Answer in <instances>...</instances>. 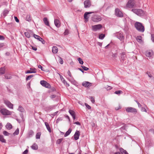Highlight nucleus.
<instances>
[{"mask_svg":"<svg viewBox=\"0 0 154 154\" xmlns=\"http://www.w3.org/2000/svg\"><path fill=\"white\" fill-rule=\"evenodd\" d=\"M84 4V7L86 8H89L91 5V2L89 0H87L85 1Z\"/></svg>","mask_w":154,"mask_h":154,"instance_id":"obj_12","label":"nucleus"},{"mask_svg":"<svg viewBox=\"0 0 154 154\" xmlns=\"http://www.w3.org/2000/svg\"><path fill=\"white\" fill-rule=\"evenodd\" d=\"M5 78L6 79H10L12 78L10 74H6L5 75Z\"/></svg>","mask_w":154,"mask_h":154,"instance_id":"obj_39","label":"nucleus"},{"mask_svg":"<svg viewBox=\"0 0 154 154\" xmlns=\"http://www.w3.org/2000/svg\"><path fill=\"white\" fill-rule=\"evenodd\" d=\"M4 46V44L2 43H0V48H2Z\"/></svg>","mask_w":154,"mask_h":154,"instance_id":"obj_64","label":"nucleus"},{"mask_svg":"<svg viewBox=\"0 0 154 154\" xmlns=\"http://www.w3.org/2000/svg\"><path fill=\"white\" fill-rule=\"evenodd\" d=\"M5 66L0 68V75H2L5 73Z\"/></svg>","mask_w":154,"mask_h":154,"instance_id":"obj_20","label":"nucleus"},{"mask_svg":"<svg viewBox=\"0 0 154 154\" xmlns=\"http://www.w3.org/2000/svg\"><path fill=\"white\" fill-rule=\"evenodd\" d=\"M78 60L79 61V63L81 64L82 65L83 64L84 62L82 59L81 58H79L78 59Z\"/></svg>","mask_w":154,"mask_h":154,"instance_id":"obj_45","label":"nucleus"},{"mask_svg":"<svg viewBox=\"0 0 154 154\" xmlns=\"http://www.w3.org/2000/svg\"><path fill=\"white\" fill-rule=\"evenodd\" d=\"M33 76V75H29L27 76L26 78V81H27L29 80L30 79H31L32 77Z\"/></svg>","mask_w":154,"mask_h":154,"instance_id":"obj_48","label":"nucleus"},{"mask_svg":"<svg viewBox=\"0 0 154 154\" xmlns=\"http://www.w3.org/2000/svg\"><path fill=\"white\" fill-rule=\"evenodd\" d=\"M91 100V102L94 103L95 102L94 98L93 97H90L89 98Z\"/></svg>","mask_w":154,"mask_h":154,"instance_id":"obj_50","label":"nucleus"},{"mask_svg":"<svg viewBox=\"0 0 154 154\" xmlns=\"http://www.w3.org/2000/svg\"><path fill=\"white\" fill-rule=\"evenodd\" d=\"M135 102L137 103L139 107H141L142 106L141 105L137 100H135Z\"/></svg>","mask_w":154,"mask_h":154,"instance_id":"obj_58","label":"nucleus"},{"mask_svg":"<svg viewBox=\"0 0 154 154\" xmlns=\"http://www.w3.org/2000/svg\"><path fill=\"white\" fill-rule=\"evenodd\" d=\"M9 12V11L8 10L5 9L3 12V15L5 17L7 15Z\"/></svg>","mask_w":154,"mask_h":154,"instance_id":"obj_35","label":"nucleus"},{"mask_svg":"<svg viewBox=\"0 0 154 154\" xmlns=\"http://www.w3.org/2000/svg\"><path fill=\"white\" fill-rule=\"evenodd\" d=\"M63 138L58 139L56 141V144H59L63 141Z\"/></svg>","mask_w":154,"mask_h":154,"instance_id":"obj_34","label":"nucleus"},{"mask_svg":"<svg viewBox=\"0 0 154 154\" xmlns=\"http://www.w3.org/2000/svg\"><path fill=\"white\" fill-rule=\"evenodd\" d=\"M69 81H70L72 84H75L76 83V81L72 77L71 78L68 79Z\"/></svg>","mask_w":154,"mask_h":154,"instance_id":"obj_33","label":"nucleus"},{"mask_svg":"<svg viewBox=\"0 0 154 154\" xmlns=\"http://www.w3.org/2000/svg\"><path fill=\"white\" fill-rule=\"evenodd\" d=\"M34 132L32 130H30L28 132L27 137L29 138L32 137L34 134Z\"/></svg>","mask_w":154,"mask_h":154,"instance_id":"obj_23","label":"nucleus"},{"mask_svg":"<svg viewBox=\"0 0 154 154\" xmlns=\"http://www.w3.org/2000/svg\"><path fill=\"white\" fill-rule=\"evenodd\" d=\"M14 18L16 21L17 23H19V19H18L17 17H14Z\"/></svg>","mask_w":154,"mask_h":154,"instance_id":"obj_57","label":"nucleus"},{"mask_svg":"<svg viewBox=\"0 0 154 154\" xmlns=\"http://www.w3.org/2000/svg\"><path fill=\"white\" fill-rule=\"evenodd\" d=\"M126 56L125 53L124 52H122L121 54L120 60L121 62H123L124 60L126 59Z\"/></svg>","mask_w":154,"mask_h":154,"instance_id":"obj_13","label":"nucleus"},{"mask_svg":"<svg viewBox=\"0 0 154 154\" xmlns=\"http://www.w3.org/2000/svg\"><path fill=\"white\" fill-rule=\"evenodd\" d=\"M40 84L42 86L48 88H50L51 85L46 81L44 80H42L40 82Z\"/></svg>","mask_w":154,"mask_h":154,"instance_id":"obj_6","label":"nucleus"},{"mask_svg":"<svg viewBox=\"0 0 154 154\" xmlns=\"http://www.w3.org/2000/svg\"><path fill=\"white\" fill-rule=\"evenodd\" d=\"M36 69H34L33 71L27 70L25 72L26 73H36Z\"/></svg>","mask_w":154,"mask_h":154,"instance_id":"obj_40","label":"nucleus"},{"mask_svg":"<svg viewBox=\"0 0 154 154\" xmlns=\"http://www.w3.org/2000/svg\"><path fill=\"white\" fill-rule=\"evenodd\" d=\"M33 36L35 38L37 39L39 41L40 40V39L42 40V38L39 35L34 34Z\"/></svg>","mask_w":154,"mask_h":154,"instance_id":"obj_38","label":"nucleus"},{"mask_svg":"<svg viewBox=\"0 0 154 154\" xmlns=\"http://www.w3.org/2000/svg\"><path fill=\"white\" fill-rule=\"evenodd\" d=\"M63 119L61 117L58 118L56 120V123H58L60 121H61Z\"/></svg>","mask_w":154,"mask_h":154,"instance_id":"obj_51","label":"nucleus"},{"mask_svg":"<svg viewBox=\"0 0 154 154\" xmlns=\"http://www.w3.org/2000/svg\"><path fill=\"white\" fill-rule=\"evenodd\" d=\"M91 20L94 22H97L101 21L102 18L100 16L96 14L92 16Z\"/></svg>","mask_w":154,"mask_h":154,"instance_id":"obj_4","label":"nucleus"},{"mask_svg":"<svg viewBox=\"0 0 154 154\" xmlns=\"http://www.w3.org/2000/svg\"><path fill=\"white\" fill-rule=\"evenodd\" d=\"M92 30L94 31L100 30L102 28V25L100 24L92 26Z\"/></svg>","mask_w":154,"mask_h":154,"instance_id":"obj_10","label":"nucleus"},{"mask_svg":"<svg viewBox=\"0 0 154 154\" xmlns=\"http://www.w3.org/2000/svg\"><path fill=\"white\" fill-rule=\"evenodd\" d=\"M126 6V8H129L136 7L135 1L133 0H129Z\"/></svg>","mask_w":154,"mask_h":154,"instance_id":"obj_3","label":"nucleus"},{"mask_svg":"<svg viewBox=\"0 0 154 154\" xmlns=\"http://www.w3.org/2000/svg\"><path fill=\"white\" fill-rule=\"evenodd\" d=\"M114 35L115 36L119 39L121 41H122L124 39V37L123 35V33L122 32H117L114 34Z\"/></svg>","mask_w":154,"mask_h":154,"instance_id":"obj_7","label":"nucleus"},{"mask_svg":"<svg viewBox=\"0 0 154 154\" xmlns=\"http://www.w3.org/2000/svg\"><path fill=\"white\" fill-rule=\"evenodd\" d=\"M67 74H68V75L70 77H72L70 71L69 70L67 72Z\"/></svg>","mask_w":154,"mask_h":154,"instance_id":"obj_60","label":"nucleus"},{"mask_svg":"<svg viewBox=\"0 0 154 154\" xmlns=\"http://www.w3.org/2000/svg\"><path fill=\"white\" fill-rule=\"evenodd\" d=\"M63 60L61 57H60L59 63L61 64L63 63Z\"/></svg>","mask_w":154,"mask_h":154,"instance_id":"obj_56","label":"nucleus"},{"mask_svg":"<svg viewBox=\"0 0 154 154\" xmlns=\"http://www.w3.org/2000/svg\"><path fill=\"white\" fill-rule=\"evenodd\" d=\"M141 110L143 112H146V109L143 107H142L141 108Z\"/></svg>","mask_w":154,"mask_h":154,"instance_id":"obj_59","label":"nucleus"},{"mask_svg":"<svg viewBox=\"0 0 154 154\" xmlns=\"http://www.w3.org/2000/svg\"><path fill=\"white\" fill-rule=\"evenodd\" d=\"M53 107L52 106H50L45 107V111H48L51 110L53 109Z\"/></svg>","mask_w":154,"mask_h":154,"instance_id":"obj_26","label":"nucleus"},{"mask_svg":"<svg viewBox=\"0 0 154 154\" xmlns=\"http://www.w3.org/2000/svg\"><path fill=\"white\" fill-rule=\"evenodd\" d=\"M146 73L148 75V76L149 78H152V75L151 74L150 72H149L147 71L146 72Z\"/></svg>","mask_w":154,"mask_h":154,"instance_id":"obj_53","label":"nucleus"},{"mask_svg":"<svg viewBox=\"0 0 154 154\" xmlns=\"http://www.w3.org/2000/svg\"><path fill=\"white\" fill-rule=\"evenodd\" d=\"M115 14L118 17H123V13L118 8H116L115 10Z\"/></svg>","mask_w":154,"mask_h":154,"instance_id":"obj_9","label":"nucleus"},{"mask_svg":"<svg viewBox=\"0 0 154 154\" xmlns=\"http://www.w3.org/2000/svg\"><path fill=\"white\" fill-rule=\"evenodd\" d=\"M31 148L33 149L37 150L38 149V146L35 143H34L33 145L31 146Z\"/></svg>","mask_w":154,"mask_h":154,"instance_id":"obj_27","label":"nucleus"},{"mask_svg":"<svg viewBox=\"0 0 154 154\" xmlns=\"http://www.w3.org/2000/svg\"><path fill=\"white\" fill-rule=\"evenodd\" d=\"M45 125L46 126L47 129L48 131L49 132L51 133L52 132L51 130L50 127L49 125L47 122H45Z\"/></svg>","mask_w":154,"mask_h":154,"instance_id":"obj_22","label":"nucleus"},{"mask_svg":"<svg viewBox=\"0 0 154 154\" xmlns=\"http://www.w3.org/2000/svg\"><path fill=\"white\" fill-rule=\"evenodd\" d=\"M153 54L152 51H147L146 52V55L147 57H151Z\"/></svg>","mask_w":154,"mask_h":154,"instance_id":"obj_19","label":"nucleus"},{"mask_svg":"<svg viewBox=\"0 0 154 154\" xmlns=\"http://www.w3.org/2000/svg\"><path fill=\"white\" fill-rule=\"evenodd\" d=\"M24 34L25 36L27 38H29L30 37V34L28 32H25Z\"/></svg>","mask_w":154,"mask_h":154,"instance_id":"obj_42","label":"nucleus"},{"mask_svg":"<svg viewBox=\"0 0 154 154\" xmlns=\"http://www.w3.org/2000/svg\"><path fill=\"white\" fill-rule=\"evenodd\" d=\"M41 135V133L40 132H38L37 133L36 135V138L37 139H38L40 138V136Z\"/></svg>","mask_w":154,"mask_h":154,"instance_id":"obj_43","label":"nucleus"},{"mask_svg":"<svg viewBox=\"0 0 154 154\" xmlns=\"http://www.w3.org/2000/svg\"><path fill=\"white\" fill-rule=\"evenodd\" d=\"M0 141L3 143H6L5 139H4L3 136L0 135Z\"/></svg>","mask_w":154,"mask_h":154,"instance_id":"obj_37","label":"nucleus"},{"mask_svg":"<svg viewBox=\"0 0 154 154\" xmlns=\"http://www.w3.org/2000/svg\"><path fill=\"white\" fill-rule=\"evenodd\" d=\"M28 151L27 149H26L23 153V154H27L28 152Z\"/></svg>","mask_w":154,"mask_h":154,"instance_id":"obj_63","label":"nucleus"},{"mask_svg":"<svg viewBox=\"0 0 154 154\" xmlns=\"http://www.w3.org/2000/svg\"><path fill=\"white\" fill-rule=\"evenodd\" d=\"M123 93V92L121 90L117 91L114 92L115 94L119 95L120 94H122Z\"/></svg>","mask_w":154,"mask_h":154,"instance_id":"obj_41","label":"nucleus"},{"mask_svg":"<svg viewBox=\"0 0 154 154\" xmlns=\"http://www.w3.org/2000/svg\"><path fill=\"white\" fill-rule=\"evenodd\" d=\"M72 131V129L71 128H69L68 130L66 132V133L64 134V136L65 137H66V136L69 135L71 132Z\"/></svg>","mask_w":154,"mask_h":154,"instance_id":"obj_29","label":"nucleus"},{"mask_svg":"<svg viewBox=\"0 0 154 154\" xmlns=\"http://www.w3.org/2000/svg\"><path fill=\"white\" fill-rule=\"evenodd\" d=\"M3 133L5 136H8L9 134V133L6 131H4L3 132Z\"/></svg>","mask_w":154,"mask_h":154,"instance_id":"obj_52","label":"nucleus"},{"mask_svg":"<svg viewBox=\"0 0 154 154\" xmlns=\"http://www.w3.org/2000/svg\"><path fill=\"white\" fill-rule=\"evenodd\" d=\"M19 133V129L18 128H17L13 133V134L14 135H17Z\"/></svg>","mask_w":154,"mask_h":154,"instance_id":"obj_46","label":"nucleus"},{"mask_svg":"<svg viewBox=\"0 0 154 154\" xmlns=\"http://www.w3.org/2000/svg\"><path fill=\"white\" fill-rule=\"evenodd\" d=\"M81 67L82 68L83 70L85 71H87L89 69V68L84 66H81Z\"/></svg>","mask_w":154,"mask_h":154,"instance_id":"obj_47","label":"nucleus"},{"mask_svg":"<svg viewBox=\"0 0 154 154\" xmlns=\"http://www.w3.org/2000/svg\"><path fill=\"white\" fill-rule=\"evenodd\" d=\"M131 11L137 15L143 16L145 14V12L141 9H132Z\"/></svg>","mask_w":154,"mask_h":154,"instance_id":"obj_2","label":"nucleus"},{"mask_svg":"<svg viewBox=\"0 0 154 154\" xmlns=\"http://www.w3.org/2000/svg\"><path fill=\"white\" fill-rule=\"evenodd\" d=\"M85 106L88 109H91V107L87 103H85Z\"/></svg>","mask_w":154,"mask_h":154,"instance_id":"obj_54","label":"nucleus"},{"mask_svg":"<svg viewBox=\"0 0 154 154\" xmlns=\"http://www.w3.org/2000/svg\"><path fill=\"white\" fill-rule=\"evenodd\" d=\"M58 51V49L57 48L56 46H53L52 47V51L54 54L57 53Z\"/></svg>","mask_w":154,"mask_h":154,"instance_id":"obj_24","label":"nucleus"},{"mask_svg":"<svg viewBox=\"0 0 154 154\" xmlns=\"http://www.w3.org/2000/svg\"><path fill=\"white\" fill-rule=\"evenodd\" d=\"M125 110L128 112H131L136 114L137 112V111L136 109L131 107L125 108Z\"/></svg>","mask_w":154,"mask_h":154,"instance_id":"obj_5","label":"nucleus"},{"mask_svg":"<svg viewBox=\"0 0 154 154\" xmlns=\"http://www.w3.org/2000/svg\"><path fill=\"white\" fill-rule=\"evenodd\" d=\"M82 85L84 87H88L91 85V83L88 82H84L82 83Z\"/></svg>","mask_w":154,"mask_h":154,"instance_id":"obj_18","label":"nucleus"},{"mask_svg":"<svg viewBox=\"0 0 154 154\" xmlns=\"http://www.w3.org/2000/svg\"><path fill=\"white\" fill-rule=\"evenodd\" d=\"M151 39L152 41L154 42V34L151 35Z\"/></svg>","mask_w":154,"mask_h":154,"instance_id":"obj_61","label":"nucleus"},{"mask_svg":"<svg viewBox=\"0 0 154 154\" xmlns=\"http://www.w3.org/2000/svg\"><path fill=\"white\" fill-rule=\"evenodd\" d=\"M69 112L72 116L75 115V112L73 110L69 109Z\"/></svg>","mask_w":154,"mask_h":154,"instance_id":"obj_36","label":"nucleus"},{"mask_svg":"<svg viewBox=\"0 0 154 154\" xmlns=\"http://www.w3.org/2000/svg\"><path fill=\"white\" fill-rule=\"evenodd\" d=\"M94 13V12H85L84 16V18L85 20V22H87L88 21L89 17L88 16V14Z\"/></svg>","mask_w":154,"mask_h":154,"instance_id":"obj_11","label":"nucleus"},{"mask_svg":"<svg viewBox=\"0 0 154 154\" xmlns=\"http://www.w3.org/2000/svg\"><path fill=\"white\" fill-rule=\"evenodd\" d=\"M26 20L29 22L31 21L32 17H31L30 14H28L26 15Z\"/></svg>","mask_w":154,"mask_h":154,"instance_id":"obj_30","label":"nucleus"},{"mask_svg":"<svg viewBox=\"0 0 154 154\" xmlns=\"http://www.w3.org/2000/svg\"><path fill=\"white\" fill-rule=\"evenodd\" d=\"M119 150L122 154H128L126 150L122 148H120L119 149Z\"/></svg>","mask_w":154,"mask_h":154,"instance_id":"obj_25","label":"nucleus"},{"mask_svg":"<svg viewBox=\"0 0 154 154\" xmlns=\"http://www.w3.org/2000/svg\"><path fill=\"white\" fill-rule=\"evenodd\" d=\"M105 36V35L103 34H101L99 35V38L100 39H103Z\"/></svg>","mask_w":154,"mask_h":154,"instance_id":"obj_44","label":"nucleus"},{"mask_svg":"<svg viewBox=\"0 0 154 154\" xmlns=\"http://www.w3.org/2000/svg\"><path fill=\"white\" fill-rule=\"evenodd\" d=\"M79 131H76L74 135L75 139V140H78L79 139Z\"/></svg>","mask_w":154,"mask_h":154,"instance_id":"obj_16","label":"nucleus"},{"mask_svg":"<svg viewBox=\"0 0 154 154\" xmlns=\"http://www.w3.org/2000/svg\"><path fill=\"white\" fill-rule=\"evenodd\" d=\"M18 110L22 112H25L24 109L21 106H19Z\"/></svg>","mask_w":154,"mask_h":154,"instance_id":"obj_28","label":"nucleus"},{"mask_svg":"<svg viewBox=\"0 0 154 154\" xmlns=\"http://www.w3.org/2000/svg\"><path fill=\"white\" fill-rule=\"evenodd\" d=\"M60 78V79L63 82V83L66 85V86L68 87L69 86V84L67 83L66 81L65 80L64 78H63V76L60 75V74H59Z\"/></svg>","mask_w":154,"mask_h":154,"instance_id":"obj_15","label":"nucleus"},{"mask_svg":"<svg viewBox=\"0 0 154 154\" xmlns=\"http://www.w3.org/2000/svg\"><path fill=\"white\" fill-rule=\"evenodd\" d=\"M54 24L55 26L57 27H59L60 26V22L59 20L57 19L54 20Z\"/></svg>","mask_w":154,"mask_h":154,"instance_id":"obj_17","label":"nucleus"},{"mask_svg":"<svg viewBox=\"0 0 154 154\" xmlns=\"http://www.w3.org/2000/svg\"><path fill=\"white\" fill-rule=\"evenodd\" d=\"M136 40L139 43H141L142 42V37L141 36H138L136 37Z\"/></svg>","mask_w":154,"mask_h":154,"instance_id":"obj_31","label":"nucleus"},{"mask_svg":"<svg viewBox=\"0 0 154 154\" xmlns=\"http://www.w3.org/2000/svg\"><path fill=\"white\" fill-rule=\"evenodd\" d=\"M69 34V31L68 29H66L65 30L63 34L64 35H68Z\"/></svg>","mask_w":154,"mask_h":154,"instance_id":"obj_49","label":"nucleus"},{"mask_svg":"<svg viewBox=\"0 0 154 154\" xmlns=\"http://www.w3.org/2000/svg\"><path fill=\"white\" fill-rule=\"evenodd\" d=\"M4 103L9 108L12 109H13V104L9 101L6 100H5Z\"/></svg>","mask_w":154,"mask_h":154,"instance_id":"obj_14","label":"nucleus"},{"mask_svg":"<svg viewBox=\"0 0 154 154\" xmlns=\"http://www.w3.org/2000/svg\"><path fill=\"white\" fill-rule=\"evenodd\" d=\"M43 22L45 24L48 26H49V21L47 17H44L43 19Z\"/></svg>","mask_w":154,"mask_h":154,"instance_id":"obj_21","label":"nucleus"},{"mask_svg":"<svg viewBox=\"0 0 154 154\" xmlns=\"http://www.w3.org/2000/svg\"><path fill=\"white\" fill-rule=\"evenodd\" d=\"M6 128L9 130H10L12 128V125L9 123H8L6 125Z\"/></svg>","mask_w":154,"mask_h":154,"instance_id":"obj_32","label":"nucleus"},{"mask_svg":"<svg viewBox=\"0 0 154 154\" xmlns=\"http://www.w3.org/2000/svg\"><path fill=\"white\" fill-rule=\"evenodd\" d=\"M0 112L4 115H9L11 114V112L5 108L1 109Z\"/></svg>","mask_w":154,"mask_h":154,"instance_id":"obj_8","label":"nucleus"},{"mask_svg":"<svg viewBox=\"0 0 154 154\" xmlns=\"http://www.w3.org/2000/svg\"><path fill=\"white\" fill-rule=\"evenodd\" d=\"M39 41L41 42L43 44H45V41L42 38V40L40 39V40H39Z\"/></svg>","mask_w":154,"mask_h":154,"instance_id":"obj_62","label":"nucleus"},{"mask_svg":"<svg viewBox=\"0 0 154 154\" xmlns=\"http://www.w3.org/2000/svg\"><path fill=\"white\" fill-rule=\"evenodd\" d=\"M134 26L136 29L139 32H143L144 31V27L141 23L136 22L134 23Z\"/></svg>","mask_w":154,"mask_h":154,"instance_id":"obj_1","label":"nucleus"},{"mask_svg":"<svg viewBox=\"0 0 154 154\" xmlns=\"http://www.w3.org/2000/svg\"><path fill=\"white\" fill-rule=\"evenodd\" d=\"M56 97V95L55 94L52 95L50 96V97L51 99H53L55 98Z\"/></svg>","mask_w":154,"mask_h":154,"instance_id":"obj_55","label":"nucleus"}]
</instances>
